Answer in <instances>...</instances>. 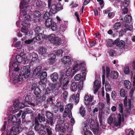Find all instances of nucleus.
I'll list each match as a JSON object with an SVG mask.
<instances>
[{"label": "nucleus", "mask_w": 135, "mask_h": 135, "mask_svg": "<svg viewBox=\"0 0 135 135\" xmlns=\"http://www.w3.org/2000/svg\"><path fill=\"white\" fill-rule=\"evenodd\" d=\"M129 3V2L128 1L127 2H125L124 3H123L122 4L121 7L122 9L123 14H125L127 13L128 9L127 7L128 6Z\"/></svg>", "instance_id": "ddd939ff"}, {"label": "nucleus", "mask_w": 135, "mask_h": 135, "mask_svg": "<svg viewBox=\"0 0 135 135\" xmlns=\"http://www.w3.org/2000/svg\"><path fill=\"white\" fill-rule=\"evenodd\" d=\"M42 72V66H39L34 70L33 74L35 75L39 76Z\"/></svg>", "instance_id": "dca6fc26"}, {"label": "nucleus", "mask_w": 135, "mask_h": 135, "mask_svg": "<svg viewBox=\"0 0 135 135\" xmlns=\"http://www.w3.org/2000/svg\"><path fill=\"white\" fill-rule=\"evenodd\" d=\"M17 119L16 117L14 115L13 116L11 114H9L8 116V123H10L12 122V123H16L17 122Z\"/></svg>", "instance_id": "aec40b11"}, {"label": "nucleus", "mask_w": 135, "mask_h": 135, "mask_svg": "<svg viewBox=\"0 0 135 135\" xmlns=\"http://www.w3.org/2000/svg\"><path fill=\"white\" fill-rule=\"evenodd\" d=\"M42 125L44 124H41L40 125H36L34 127V129L39 135H45L46 134V132L44 130L45 129L42 128Z\"/></svg>", "instance_id": "6e6552de"}, {"label": "nucleus", "mask_w": 135, "mask_h": 135, "mask_svg": "<svg viewBox=\"0 0 135 135\" xmlns=\"http://www.w3.org/2000/svg\"><path fill=\"white\" fill-rule=\"evenodd\" d=\"M29 2V0H23L20 3V7L21 9L23 8V7L22 6H23L25 5L26 4Z\"/></svg>", "instance_id": "49530a36"}, {"label": "nucleus", "mask_w": 135, "mask_h": 135, "mask_svg": "<svg viewBox=\"0 0 135 135\" xmlns=\"http://www.w3.org/2000/svg\"><path fill=\"white\" fill-rule=\"evenodd\" d=\"M16 58V59L15 60L19 63H21L23 59L22 57L19 55H17Z\"/></svg>", "instance_id": "37998d69"}, {"label": "nucleus", "mask_w": 135, "mask_h": 135, "mask_svg": "<svg viewBox=\"0 0 135 135\" xmlns=\"http://www.w3.org/2000/svg\"><path fill=\"white\" fill-rule=\"evenodd\" d=\"M49 62L50 65H52L55 64L56 62L55 59H49Z\"/></svg>", "instance_id": "774afa93"}, {"label": "nucleus", "mask_w": 135, "mask_h": 135, "mask_svg": "<svg viewBox=\"0 0 135 135\" xmlns=\"http://www.w3.org/2000/svg\"><path fill=\"white\" fill-rule=\"evenodd\" d=\"M124 19L125 21L127 23L130 22L132 20V17L129 15H127L125 16Z\"/></svg>", "instance_id": "f704fd0d"}, {"label": "nucleus", "mask_w": 135, "mask_h": 135, "mask_svg": "<svg viewBox=\"0 0 135 135\" xmlns=\"http://www.w3.org/2000/svg\"><path fill=\"white\" fill-rule=\"evenodd\" d=\"M73 107V104L69 103L65 106V109L68 111H71Z\"/></svg>", "instance_id": "ea45409f"}, {"label": "nucleus", "mask_w": 135, "mask_h": 135, "mask_svg": "<svg viewBox=\"0 0 135 135\" xmlns=\"http://www.w3.org/2000/svg\"><path fill=\"white\" fill-rule=\"evenodd\" d=\"M19 75H16L13 79V83L16 84L22 80L24 78H27L30 73V70L28 66H24L21 68Z\"/></svg>", "instance_id": "f257e3e1"}, {"label": "nucleus", "mask_w": 135, "mask_h": 135, "mask_svg": "<svg viewBox=\"0 0 135 135\" xmlns=\"http://www.w3.org/2000/svg\"><path fill=\"white\" fill-rule=\"evenodd\" d=\"M34 30V31L36 34H39V33L41 31L40 27L38 26H37L35 27Z\"/></svg>", "instance_id": "603ef678"}, {"label": "nucleus", "mask_w": 135, "mask_h": 135, "mask_svg": "<svg viewBox=\"0 0 135 135\" xmlns=\"http://www.w3.org/2000/svg\"><path fill=\"white\" fill-rule=\"evenodd\" d=\"M21 31L22 32L25 33V35H26L28 33V28L24 27L21 28Z\"/></svg>", "instance_id": "09e8293b"}, {"label": "nucleus", "mask_w": 135, "mask_h": 135, "mask_svg": "<svg viewBox=\"0 0 135 135\" xmlns=\"http://www.w3.org/2000/svg\"><path fill=\"white\" fill-rule=\"evenodd\" d=\"M79 94H77L75 97V104H76L79 102Z\"/></svg>", "instance_id": "4d7b16f0"}, {"label": "nucleus", "mask_w": 135, "mask_h": 135, "mask_svg": "<svg viewBox=\"0 0 135 135\" xmlns=\"http://www.w3.org/2000/svg\"><path fill=\"white\" fill-rule=\"evenodd\" d=\"M24 112L26 114H30L32 113V110L28 108H25L24 110Z\"/></svg>", "instance_id": "69168bd1"}, {"label": "nucleus", "mask_w": 135, "mask_h": 135, "mask_svg": "<svg viewBox=\"0 0 135 135\" xmlns=\"http://www.w3.org/2000/svg\"><path fill=\"white\" fill-rule=\"evenodd\" d=\"M42 128L46 129L47 135H52L53 134L52 131V129L49 126L46 125H42Z\"/></svg>", "instance_id": "a211bd4d"}, {"label": "nucleus", "mask_w": 135, "mask_h": 135, "mask_svg": "<svg viewBox=\"0 0 135 135\" xmlns=\"http://www.w3.org/2000/svg\"><path fill=\"white\" fill-rule=\"evenodd\" d=\"M80 113L82 116L85 119V109L83 106H81L80 108Z\"/></svg>", "instance_id": "cd10ccee"}, {"label": "nucleus", "mask_w": 135, "mask_h": 135, "mask_svg": "<svg viewBox=\"0 0 135 135\" xmlns=\"http://www.w3.org/2000/svg\"><path fill=\"white\" fill-rule=\"evenodd\" d=\"M56 106L59 108L60 111L61 112H62L64 110V106L63 104L59 102L57 103L56 104Z\"/></svg>", "instance_id": "7c9ffc66"}, {"label": "nucleus", "mask_w": 135, "mask_h": 135, "mask_svg": "<svg viewBox=\"0 0 135 135\" xmlns=\"http://www.w3.org/2000/svg\"><path fill=\"white\" fill-rule=\"evenodd\" d=\"M124 84L125 87L127 89H130L131 84L129 81L127 80H125L124 81Z\"/></svg>", "instance_id": "c85d7f7f"}, {"label": "nucleus", "mask_w": 135, "mask_h": 135, "mask_svg": "<svg viewBox=\"0 0 135 135\" xmlns=\"http://www.w3.org/2000/svg\"><path fill=\"white\" fill-rule=\"evenodd\" d=\"M124 107L122 103H119L118 105V109L119 112L122 114L121 115L120 114H119L117 117L118 119L117 121L114 123V125L116 127L120 126L122 122L124 121V118L123 115L122 113H123Z\"/></svg>", "instance_id": "7ed1b4c3"}, {"label": "nucleus", "mask_w": 135, "mask_h": 135, "mask_svg": "<svg viewBox=\"0 0 135 135\" xmlns=\"http://www.w3.org/2000/svg\"><path fill=\"white\" fill-rule=\"evenodd\" d=\"M49 119V120L46 119V122L49 125H50L51 126H52L54 124V123L53 122V119L52 118Z\"/></svg>", "instance_id": "6e6d98bb"}, {"label": "nucleus", "mask_w": 135, "mask_h": 135, "mask_svg": "<svg viewBox=\"0 0 135 135\" xmlns=\"http://www.w3.org/2000/svg\"><path fill=\"white\" fill-rule=\"evenodd\" d=\"M84 99L85 104L86 105H88L89 102L92 101L93 99V97L90 95H86L85 96Z\"/></svg>", "instance_id": "f3484780"}, {"label": "nucleus", "mask_w": 135, "mask_h": 135, "mask_svg": "<svg viewBox=\"0 0 135 135\" xmlns=\"http://www.w3.org/2000/svg\"><path fill=\"white\" fill-rule=\"evenodd\" d=\"M47 76V74L46 72H43L40 76V78L41 80L42 81L46 78Z\"/></svg>", "instance_id": "58836bf2"}, {"label": "nucleus", "mask_w": 135, "mask_h": 135, "mask_svg": "<svg viewBox=\"0 0 135 135\" xmlns=\"http://www.w3.org/2000/svg\"><path fill=\"white\" fill-rule=\"evenodd\" d=\"M56 88V85L55 84H51L49 85V87L47 88L46 90L47 91H50L53 90Z\"/></svg>", "instance_id": "e433bc0d"}, {"label": "nucleus", "mask_w": 135, "mask_h": 135, "mask_svg": "<svg viewBox=\"0 0 135 135\" xmlns=\"http://www.w3.org/2000/svg\"><path fill=\"white\" fill-rule=\"evenodd\" d=\"M33 14L36 17H39L41 16L40 12L38 11L35 10L33 12Z\"/></svg>", "instance_id": "8fccbe9b"}, {"label": "nucleus", "mask_w": 135, "mask_h": 135, "mask_svg": "<svg viewBox=\"0 0 135 135\" xmlns=\"http://www.w3.org/2000/svg\"><path fill=\"white\" fill-rule=\"evenodd\" d=\"M58 75L56 73H53L50 76L51 80L53 82L56 81L58 79Z\"/></svg>", "instance_id": "4be33fe9"}, {"label": "nucleus", "mask_w": 135, "mask_h": 135, "mask_svg": "<svg viewBox=\"0 0 135 135\" xmlns=\"http://www.w3.org/2000/svg\"><path fill=\"white\" fill-rule=\"evenodd\" d=\"M31 17L30 15H27L24 17L23 21L22 22V25L24 26L29 27L30 26V24L28 21L30 20Z\"/></svg>", "instance_id": "9d476101"}, {"label": "nucleus", "mask_w": 135, "mask_h": 135, "mask_svg": "<svg viewBox=\"0 0 135 135\" xmlns=\"http://www.w3.org/2000/svg\"><path fill=\"white\" fill-rule=\"evenodd\" d=\"M32 57V60L35 61L38 58V55L36 53L33 52L31 55V57Z\"/></svg>", "instance_id": "79ce46f5"}, {"label": "nucleus", "mask_w": 135, "mask_h": 135, "mask_svg": "<svg viewBox=\"0 0 135 135\" xmlns=\"http://www.w3.org/2000/svg\"><path fill=\"white\" fill-rule=\"evenodd\" d=\"M46 121L44 115L41 113H38L37 117L35 119V123L36 125H39V122H44Z\"/></svg>", "instance_id": "0eeeda50"}, {"label": "nucleus", "mask_w": 135, "mask_h": 135, "mask_svg": "<svg viewBox=\"0 0 135 135\" xmlns=\"http://www.w3.org/2000/svg\"><path fill=\"white\" fill-rule=\"evenodd\" d=\"M62 51L61 50H59L55 52V54L57 56H62Z\"/></svg>", "instance_id": "3c124183"}, {"label": "nucleus", "mask_w": 135, "mask_h": 135, "mask_svg": "<svg viewBox=\"0 0 135 135\" xmlns=\"http://www.w3.org/2000/svg\"><path fill=\"white\" fill-rule=\"evenodd\" d=\"M61 61L64 64H69L70 63V57L69 56H65L61 60Z\"/></svg>", "instance_id": "412c9836"}, {"label": "nucleus", "mask_w": 135, "mask_h": 135, "mask_svg": "<svg viewBox=\"0 0 135 135\" xmlns=\"http://www.w3.org/2000/svg\"><path fill=\"white\" fill-rule=\"evenodd\" d=\"M120 22L116 23L113 26V29L114 30L118 29L120 28Z\"/></svg>", "instance_id": "c03bdc74"}, {"label": "nucleus", "mask_w": 135, "mask_h": 135, "mask_svg": "<svg viewBox=\"0 0 135 135\" xmlns=\"http://www.w3.org/2000/svg\"><path fill=\"white\" fill-rule=\"evenodd\" d=\"M88 127L87 125H85L83 129V130L85 132L84 133V135H93L92 133L88 130Z\"/></svg>", "instance_id": "bb28decb"}, {"label": "nucleus", "mask_w": 135, "mask_h": 135, "mask_svg": "<svg viewBox=\"0 0 135 135\" xmlns=\"http://www.w3.org/2000/svg\"><path fill=\"white\" fill-rule=\"evenodd\" d=\"M36 5L38 9L41 11H44V7L42 2L40 0H38L36 2Z\"/></svg>", "instance_id": "6ab92c4d"}, {"label": "nucleus", "mask_w": 135, "mask_h": 135, "mask_svg": "<svg viewBox=\"0 0 135 135\" xmlns=\"http://www.w3.org/2000/svg\"><path fill=\"white\" fill-rule=\"evenodd\" d=\"M78 84L76 82L72 83L70 88L71 90L73 91H76L78 88Z\"/></svg>", "instance_id": "a878e982"}, {"label": "nucleus", "mask_w": 135, "mask_h": 135, "mask_svg": "<svg viewBox=\"0 0 135 135\" xmlns=\"http://www.w3.org/2000/svg\"><path fill=\"white\" fill-rule=\"evenodd\" d=\"M46 117L49 119H52L53 117V115L52 113L48 111H46Z\"/></svg>", "instance_id": "2f4dec72"}, {"label": "nucleus", "mask_w": 135, "mask_h": 135, "mask_svg": "<svg viewBox=\"0 0 135 135\" xmlns=\"http://www.w3.org/2000/svg\"><path fill=\"white\" fill-rule=\"evenodd\" d=\"M105 71L104 70L103 71V73L104 74L102 76V84L103 85L105 83V88L106 90L107 91H110L111 89V86L109 84L108 81H106L105 83Z\"/></svg>", "instance_id": "1a4fd4ad"}, {"label": "nucleus", "mask_w": 135, "mask_h": 135, "mask_svg": "<svg viewBox=\"0 0 135 135\" xmlns=\"http://www.w3.org/2000/svg\"><path fill=\"white\" fill-rule=\"evenodd\" d=\"M27 12L26 11L21 10L20 11V15L22 17H24L27 14Z\"/></svg>", "instance_id": "bf43d9fd"}, {"label": "nucleus", "mask_w": 135, "mask_h": 135, "mask_svg": "<svg viewBox=\"0 0 135 135\" xmlns=\"http://www.w3.org/2000/svg\"><path fill=\"white\" fill-rule=\"evenodd\" d=\"M63 42L62 39L61 38H56L55 40V44H58L62 43Z\"/></svg>", "instance_id": "864d4df0"}, {"label": "nucleus", "mask_w": 135, "mask_h": 135, "mask_svg": "<svg viewBox=\"0 0 135 135\" xmlns=\"http://www.w3.org/2000/svg\"><path fill=\"white\" fill-rule=\"evenodd\" d=\"M46 51L47 50L46 48L42 47L39 48L38 50V52L40 54H45Z\"/></svg>", "instance_id": "473e14b6"}, {"label": "nucleus", "mask_w": 135, "mask_h": 135, "mask_svg": "<svg viewBox=\"0 0 135 135\" xmlns=\"http://www.w3.org/2000/svg\"><path fill=\"white\" fill-rule=\"evenodd\" d=\"M124 72L126 74H128L130 72L129 69L128 67L127 66L124 68Z\"/></svg>", "instance_id": "338daca9"}, {"label": "nucleus", "mask_w": 135, "mask_h": 135, "mask_svg": "<svg viewBox=\"0 0 135 135\" xmlns=\"http://www.w3.org/2000/svg\"><path fill=\"white\" fill-rule=\"evenodd\" d=\"M128 108H126L125 111L126 112V113L129 114L131 111V99H128Z\"/></svg>", "instance_id": "393cba45"}, {"label": "nucleus", "mask_w": 135, "mask_h": 135, "mask_svg": "<svg viewBox=\"0 0 135 135\" xmlns=\"http://www.w3.org/2000/svg\"><path fill=\"white\" fill-rule=\"evenodd\" d=\"M117 96V94L115 91H113L111 93V97L114 100Z\"/></svg>", "instance_id": "052dcab7"}, {"label": "nucleus", "mask_w": 135, "mask_h": 135, "mask_svg": "<svg viewBox=\"0 0 135 135\" xmlns=\"http://www.w3.org/2000/svg\"><path fill=\"white\" fill-rule=\"evenodd\" d=\"M106 75L107 77L110 78L112 79H117L118 76V73L116 71H112L110 73V70L109 68L107 66L106 68Z\"/></svg>", "instance_id": "39448f33"}, {"label": "nucleus", "mask_w": 135, "mask_h": 135, "mask_svg": "<svg viewBox=\"0 0 135 135\" xmlns=\"http://www.w3.org/2000/svg\"><path fill=\"white\" fill-rule=\"evenodd\" d=\"M32 94H31L27 95L25 97V100L28 104L31 106L32 107H34L36 105H37L38 104H36L29 102L30 101L32 100Z\"/></svg>", "instance_id": "f8f14e48"}, {"label": "nucleus", "mask_w": 135, "mask_h": 135, "mask_svg": "<svg viewBox=\"0 0 135 135\" xmlns=\"http://www.w3.org/2000/svg\"><path fill=\"white\" fill-rule=\"evenodd\" d=\"M43 36L42 33L38 34L36 37V39L37 40H40L43 38Z\"/></svg>", "instance_id": "13d9d810"}, {"label": "nucleus", "mask_w": 135, "mask_h": 135, "mask_svg": "<svg viewBox=\"0 0 135 135\" xmlns=\"http://www.w3.org/2000/svg\"><path fill=\"white\" fill-rule=\"evenodd\" d=\"M72 72V70L71 68H69L68 69L66 72V74L67 76L70 75Z\"/></svg>", "instance_id": "0e129e2a"}, {"label": "nucleus", "mask_w": 135, "mask_h": 135, "mask_svg": "<svg viewBox=\"0 0 135 135\" xmlns=\"http://www.w3.org/2000/svg\"><path fill=\"white\" fill-rule=\"evenodd\" d=\"M48 38L49 40L51 41H54L55 43V40L56 38L55 37V36L54 34H51L48 37Z\"/></svg>", "instance_id": "4c0bfd02"}, {"label": "nucleus", "mask_w": 135, "mask_h": 135, "mask_svg": "<svg viewBox=\"0 0 135 135\" xmlns=\"http://www.w3.org/2000/svg\"><path fill=\"white\" fill-rule=\"evenodd\" d=\"M55 130L56 131H60L61 132H64L65 129L63 126L60 125L58 124L56 126Z\"/></svg>", "instance_id": "b1692460"}, {"label": "nucleus", "mask_w": 135, "mask_h": 135, "mask_svg": "<svg viewBox=\"0 0 135 135\" xmlns=\"http://www.w3.org/2000/svg\"><path fill=\"white\" fill-rule=\"evenodd\" d=\"M13 62L12 66L15 68L14 69V71H18L19 70V68H18V66L19 65V63L15 60Z\"/></svg>", "instance_id": "5701e85b"}, {"label": "nucleus", "mask_w": 135, "mask_h": 135, "mask_svg": "<svg viewBox=\"0 0 135 135\" xmlns=\"http://www.w3.org/2000/svg\"><path fill=\"white\" fill-rule=\"evenodd\" d=\"M62 81L63 84H68L69 79L68 78L66 77Z\"/></svg>", "instance_id": "680f3d73"}, {"label": "nucleus", "mask_w": 135, "mask_h": 135, "mask_svg": "<svg viewBox=\"0 0 135 135\" xmlns=\"http://www.w3.org/2000/svg\"><path fill=\"white\" fill-rule=\"evenodd\" d=\"M81 77L80 74H78L75 76L74 78L76 80L79 81Z\"/></svg>", "instance_id": "e2e57ef3"}, {"label": "nucleus", "mask_w": 135, "mask_h": 135, "mask_svg": "<svg viewBox=\"0 0 135 135\" xmlns=\"http://www.w3.org/2000/svg\"><path fill=\"white\" fill-rule=\"evenodd\" d=\"M120 95L122 97H125L126 95L125 90L123 88H121L120 90Z\"/></svg>", "instance_id": "de8ad7c7"}, {"label": "nucleus", "mask_w": 135, "mask_h": 135, "mask_svg": "<svg viewBox=\"0 0 135 135\" xmlns=\"http://www.w3.org/2000/svg\"><path fill=\"white\" fill-rule=\"evenodd\" d=\"M27 103H25V104H23L22 103H20L19 100H16L14 103V105L16 106V109L18 110L19 109H21L25 107V106H26Z\"/></svg>", "instance_id": "4468645a"}, {"label": "nucleus", "mask_w": 135, "mask_h": 135, "mask_svg": "<svg viewBox=\"0 0 135 135\" xmlns=\"http://www.w3.org/2000/svg\"><path fill=\"white\" fill-rule=\"evenodd\" d=\"M17 108L16 107V106L14 105L13 104V106L10 109V111L12 113H16L17 112L18 110V109H16Z\"/></svg>", "instance_id": "a18cd8bd"}, {"label": "nucleus", "mask_w": 135, "mask_h": 135, "mask_svg": "<svg viewBox=\"0 0 135 135\" xmlns=\"http://www.w3.org/2000/svg\"><path fill=\"white\" fill-rule=\"evenodd\" d=\"M45 25L46 27H51L52 31L56 30L57 29V27L56 23L54 22H52V20L51 18H49L46 20L45 21Z\"/></svg>", "instance_id": "423d86ee"}, {"label": "nucleus", "mask_w": 135, "mask_h": 135, "mask_svg": "<svg viewBox=\"0 0 135 135\" xmlns=\"http://www.w3.org/2000/svg\"><path fill=\"white\" fill-rule=\"evenodd\" d=\"M115 44V42L112 41L111 39H109L107 41V45L108 47H111Z\"/></svg>", "instance_id": "c9c22d12"}, {"label": "nucleus", "mask_w": 135, "mask_h": 135, "mask_svg": "<svg viewBox=\"0 0 135 135\" xmlns=\"http://www.w3.org/2000/svg\"><path fill=\"white\" fill-rule=\"evenodd\" d=\"M84 64L83 63L79 61H77L74 62V64L73 68V70L74 71L73 72V74L74 75L78 71L81 70V68L83 70L84 73L85 71V69L83 68L84 66Z\"/></svg>", "instance_id": "20e7f679"}, {"label": "nucleus", "mask_w": 135, "mask_h": 135, "mask_svg": "<svg viewBox=\"0 0 135 135\" xmlns=\"http://www.w3.org/2000/svg\"><path fill=\"white\" fill-rule=\"evenodd\" d=\"M50 13L46 12L44 16V18L45 19L47 20L49 18H51V15H50Z\"/></svg>", "instance_id": "a19ab883"}, {"label": "nucleus", "mask_w": 135, "mask_h": 135, "mask_svg": "<svg viewBox=\"0 0 135 135\" xmlns=\"http://www.w3.org/2000/svg\"><path fill=\"white\" fill-rule=\"evenodd\" d=\"M14 128V132L16 133H19L21 132L22 130V127L19 126H17Z\"/></svg>", "instance_id": "c756f323"}, {"label": "nucleus", "mask_w": 135, "mask_h": 135, "mask_svg": "<svg viewBox=\"0 0 135 135\" xmlns=\"http://www.w3.org/2000/svg\"><path fill=\"white\" fill-rule=\"evenodd\" d=\"M48 6L50 9V12L54 14L57 11L62 9L61 5L60 3L55 4L54 0H47Z\"/></svg>", "instance_id": "f03ea898"}, {"label": "nucleus", "mask_w": 135, "mask_h": 135, "mask_svg": "<svg viewBox=\"0 0 135 135\" xmlns=\"http://www.w3.org/2000/svg\"><path fill=\"white\" fill-rule=\"evenodd\" d=\"M71 115V111H68L65 109V111L63 114V116L64 117H66L67 116L69 117Z\"/></svg>", "instance_id": "72a5a7b5"}, {"label": "nucleus", "mask_w": 135, "mask_h": 135, "mask_svg": "<svg viewBox=\"0 0 135 135\" xmlns=\"http://www.w3.org/2000/svg\"><path fill=\"white\" fill-rule=\"evenodd\" d=\"M40 92V89L38 88H36V89L34 90V93L36 95H39Z\"/></svg>", "instance_id": "5fc2aeb1"}, {"label": "nucleus", "mask_w": 135, "mask_h": 135, "mask_svg": "<svg viewBox=\"0 0 135 135\" xmlns=\"http://www.w3.org/2000/svg\"><path fill=\"white\" fill-rule=\"evenodd\" d=\"M100 83L99 81L96 80L94 82V86L93 90H94V93L96 94L98 91V89L100 88Z\"/></svg>", "instance_id": "2eb2a0df"}, {"label": "nucleus", "mask_w": 135, "mask_h": 135, "mask_svg": "<svg viewBox=\"0 0 135 135\" xmlns=\"http://www.w3.org/2000/svg\"><path fill=\"white\" fill-rule=\"evenodd\" d=\"M114 42L115 44L120 49H123L125 46L124 42L122 40H119L118 39L114 41Z\"/></svg>", "instance_id": "9b49d317"}]
</instances>
